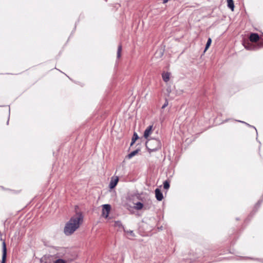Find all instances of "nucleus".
<instances>
[{
	"label": "nucleus",
	"instance_id": "nucleus-1",
	"mask_svg": "<svg viewBox=\"0 0 263 263\" xmlns=\"http://www.w3.org/2000/svg\"><path fill=\"white\" fill-rule=\"evenodd\" d=\"M83 216L82 214L79 213L72 216L66 223L64 228V233L66 235H71L74 233L82 223Z\"/></svg>",
	"mask_w": 263,
	"mask_h": 263
},
{
	"label": "nucleus",
	"instance_id": "nucleus-2",
	"mask_svg": "<svg viewBox=\"0 0 263 263\" xmlns=\"http://www.w3.org/2000/svg\"><path fill=\"white\" fill-rule=\"evenodd\" d=\"M146 146L149 153L158 150L161 147L160 141L158 139H149L146 142Z\"/></svg>",
	"mask_w": 263,
	"mask_h": 263
},
{
	"label": "nucleus",
	"instance_id": "nucleus-3",
	"mask_svg": "<svg viewBox=\"0 0 263 263\" xmlns=\"http://www.w3.org/2000/svg\"><path fill=\"white\" fill-rule=\"evenodd\" d=\"M111 209V206L109 204H104L102 206V216L105 218H107L109 214Z\"/></svg>",
	"mask_w": 263,
	"mask_h": 263
},
{
	"label": "nucleus",
	"instance_id": "nucleus-4",
	"mask_svg": "<svg viewBox=\"0 0 263 263\" xmlns=\"http://www.w3.org/2000/svg\"><path fill=\"white\" fill-rule=\"evenodd\" d=\"M119 181V178L118 176H113L111 178L109 183V188L111 189H114L117 184Z\"/></svg>",
	"mask_w": 263,
	"mask_h": 263
},
{
	"label": "nucleus",
	"instance_id": "nucleus-5",
	"mask_svg": "<svg viewBox=\"0 0 263 263\" xmlns=\"http://www.w3.org/2000/svg\"><path fill=\"white\" fill-rule=\"evenodd\" d=\"M153 131V126L149 125L148 126L144 131V137L145 139H147L148 137L152 134Z\"/></svg>",
	"mask_w": 263,
	"mask_h": 263
},
{
	"label": "nucleus",
	"instance_id": "nucleus-6",
	"mask_svg": "<svg viewBox=\"0 0 263 263\" xmlns=\"http://www.w3.org/2000/svg\"><path fill=\"white\" fill-rule=\"evenodd\" d=\"M7 256V248L6 245L5 241L3 242V255L2 263H6V259Z\"/></svg>",
	"mask_w": 263,
	"mask_h": 263
},
{
	"label": "nucleus",
	"instance_id": "nucleus-7",
	"mask_svg": "<svg viewBox=\"0 0 263 263\" xmlns=\"http://www.w3.org/2000/svg\"><path fill=\"white\" fill-rule=\"evenodd\" d=\"M155 192L156 199L158 201H161L163 198V196L161 191L159 189H156Z\"/></svg>",
	"mask_w": 263,
	"mask_h": 263
},
{
	"label": "nucleus",
	"instance_id": "nucleus-8",
	"mask_svg": "<svg viewBox=\"0 0 263 263\" xmlns=\"http://www.w3.org/2000/svg\"><path fill=\"white\" fill-rule=\"evenodd\" d=\"M250 40L252 42H256L259 40V37L257 33H251L250 36Z\"/></svg>",
	"mask_w": 263,
	"mask_h": 263
},
{
	"label": "nucleus",
	"instance_id": "nucleus-9",
	"mask_svg": "<svg viewBox=\"0 0 263 263\" xmlns=\"http://www.w3.org/2000/svg\"><path fill=\"white\" fill-rule=\"evenodd\" d=\"M162 77L163 80L165 82H167L170 80V73L164 72L162 73Z\"/></svg>",
	"mask_w": 263,
	"mask_h": 263
},
{
	"label": "nucleus",
	"instance_id": "nucleus-10",
	"mask_svg": "<svg viewBox=\"0 0 263 263\" xmlns=\"http://www.w3.org/2000/svg\"><path fill=\"white\" fill-rule=\"evenodd\" d=\"M144 207L143 203L138 202L135 203L134 208L137 210H141Z\"/></svg>",
	"mask_w": 263,
	"mask_h": 263
},
{
	"label": "nucleus",
	"instance_id": "nucleus-11",
	"mask_svg": "<svg viewBox=\"0 0 263 263\" xmlns=\"http://www.w3.org/2000/svg\"><path fill=\"white\" fill-rule=\"evenodd\" d=\"M138 152H139L138 149L135 150V151L131 152L130 153H129L127 156H126V158L128 159H130L133 157L135 156L138 153Z\"/></svg>",
	"mask_w": 263,
	"mask_h": 263
},
{
	"label": "nucleus",
	"instance_id": "nucleus-12",
	"mask_svg": "<svg viewBox=\"0 0 263 263\" xmlns=\"http://www.w3.org/2000/svg\"><path fill=\"white\" fill-rule=\"evenodd\" d=\"M228 6L231 9L232 11L234 10V5L233 0H227Z\"/></svg>",
	"mask_w": 263,
	"mask_h": 263
},
{
	"label": "nucleus",
	"instance_id": "nucleus-13",
	"mask_svg": "<svg viewBox=\"0 0 263 263\" xmlns=\"http://www.w3.org/2000/svg\"><path fill=\"white\" fill-rule=\"evenodd\" d=\"M121 51H122V46L121 45H119L118 47L117 51V58L119 59L121 55Z\"/></svg>",
	"mask_w": 263,
	"mask_h": 263
},
{
	"label": "nucleus",
	"instance_id": "nucleus-14",
	"mask_svg": "<svg viewBox=\"0 0 263 263\" xmlns=\"http://www.w3.org/2000/svg\"><path fill=\"white\" fill-rule=\"evenodd\" d=\"M138 138H139V137H138L137 134L135 133L134 134V135H133V137L132 138V141L131 142L130 145H132L135 142L136 140L138 139Z\"/></svg>",
	"mask_w": 263,
	"mask_h": 263
},
{
	"label": "nucleus",
	"instance_id": "nucleus-15",
	"mask_svg": "<svg viewBox=\"0 0 263 263\" xmlns=\"http://www.w3.org/2000/svg\"><path fill=\"white\" fill-rule=\"evenodd\" d=\"M49 256H44L40 259V263H47V260L49 258Z\"/></svg>",
	"mask_w": 263,
	"mask_h": 263
},
{
	"label": "nucleus",
	"instance_id": "nucleus-16",
	"mask_svg": "<svg viewBox=\"0 0 263 263\" xmlns=\"http://www.w3.org/2000/svg\"><path fill=\"white\" fill-rule=\"evenodd\" d=\"M211 43H212L211 39V38H209V39H208V40L207 41L205 47L204 52H205V51L209 48V47H210V46L211 44Z\"/></svg>",
	"mask_w": 263,
	"mask_h": 263
},
{
	"label": "nucleus",
	"instance_id": "nucleus-17",
	"mask_svg": "<svg viewBox=\"0 0 263 263\" xmlns=\"http://www.w3.org/2000/svg\"><path fill=\"white\" fill-rule=\"evenodd\" d=\"M163 187L165 190H168L170 187V182L167 180H165L163 183Z\"/></svg>",
	"mask_w": 263,
	"mask_h": 263
},
{
	"label": "nucleus",
	"instance_id": "nucleus-18",
	"mask_svg": "<svg viewBox=\"0 0 263 263\" xmlns=\"http://www.w3.org/2000/svg\"><path fill=\"white\" fill-rule=\"evenodd\" d=\"M53 263H67V261L63 259L59 258L55 260Z\"/></svg>",
	"mask_w": 263,
	"mask_h": 263
},
{
	"label": "nucleus",
	"instance_id": "nucleus-19",
	"mask_svg": "<svg viewBox=\"0 0 263 263\" xmlns=\"http://www.w3.org/2000/svg\"><path fill=\"white\" fill-rule=\"evenodd\" d=\"M114 226L118 228H123L122 223L120 221H115L114 223Z\"/></svg>",
	"mask_w": 263,
	"mask_h": 263
},
{
	"label": "nucleus",
	"instance_id": "nucleus-20",
	"mask_svg": "<svg viewBox=\"0 0 263 263\" xmlns=\"http://www.w3.org/2000/svg\"><path fill=\"white\" fill-rule=\"evenodd\" d=\"M124 231L129 236H130L132 237H134L135 236L134 233L133 231H131V230H127V231L124 230Z\"/></svg>",
	"mask_w": 263,
	"mask_h": 263
},
{
	"label": "nucleus",
	"instance_id": "nucleus-21",
	"mask_svg": "<svg viewBox=\"0 0 263 263\" xmlns=\"http://www.w3.org/2000/svg\"><path fill=\"white\" fill-rule=\"evenodd\" d=\"M168 101L167 100H166L165 102L162 106V109H164V108H165L168 105Z\"/></svg>",
	"mask_w": 263,
	"mask_h": 263
},
{
	"label": "nucleus",
	"instance_id": "nucleus-22",
	"mask_svg": "<svg viewBox=\"0 0 263 263\" xmlns=\"http://www.w3.org/2000/svg\"><path fill=\"white\" fill-rule=\"evenodd\" d=\"M168 0H163V3L164 4H165L166 3H167L168 2Z\"/></svg>",
	"mask_w": 263,
	"mask_h": 263
},
{
	"label": "nucleus",
	"instance_id": "nucleus-23",
	"mask_svg": "<svg viewBox=\"0 0 263 263\" xmlns=\"http://www.w3.org/2000/svg\"><path fill=\"white\" fill-rule=\"evenodd\" d=\"M245 48H246V49H251V48H250L249 47L247 46H245Z\"/></svg>",
	"mask_w": 263,
	"mask_h": 263
}]
</instances>
